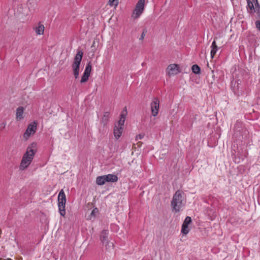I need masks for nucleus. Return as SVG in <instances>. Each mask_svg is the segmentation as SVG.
Instances as JSON below:
<instances>
[{
	"instance_id": "1",
	"label": "nucleus",
	"mask_w": 260,
	"mask_h": 260,
	"mask_svg": "<svg viewBox=\"0 0 260 260\" xmlns=\"http://www.w3.org/2000/svg\"><path fill=\"white\" fill-rule=\"evenodd\" d=\"M37 150V145L35 142L29 145L23 156L20 165V169L24 170L30 164Z\"/></svg>"
},
{
	"instance_id": "2",
	"label": "nucleus",
	"mask_w": 260,
	"mask_h": 260,
	"mask_svg": "<svg viewBox=\"0 0 260 260\" xmlns=\"http://www.w3.org/2000/svg\"><path fill=\"white\" fill-rule=\"evenodd\" d=\"M83 52L81 50L77 52L76 56L74 59L73 63L72 65V68L73 71V75L75 79H77L79 77V69L83 57Z\"/></svg>"
},
{
	"instance_id": "3",
	"label": "nucleus",
	"mask_w": 260,
	"mask_h": 260,
	"mask_svg": "<svg viewBox=\"0 0 260 260\" xmlns=\"http://www.w3.org/2000/svg\"><path fill=\"white\" fill-rule=\"evenodd\" d=\"M183 196L180 190H177L173 196L172 201H171V206L173 210L176 212L180 211L182 205Z\"/></svg>"
},
{
	"instance_id": "4",
	"label": "nucleus",
	"mask_w": 260,
	"mask_h": 260,
	"mask_svg": "<svg viewBox=\"0 0 260 260\" xmlns=\"http://www.w3.org/2000/svg\"><path fill=\"white\" fill-rule=\"evenodd\" d=\"M58 208L61 216H64L66 214L65 205L66 203V194L63 189H61L58 197Z\"/></svg>"
},
{
	"instance_id": "5",
	"label": "nucleus",
	"mask_w": 260,
	"mask_h": 260,
	"mask_svg": "<svg viewBox=\"0 0 260 260\" xmlns=\"http://www.w3.org/2000/svg\"><path fill=\"white\" fill-rule=\"evenodd\" d=\"M145 1V0L138 1L132 14V17L134 19L138 18L143 13L144 10Z\"/></svg>"
},
{
	"instance_id": "6",
	"label": "nucleus",
	"mask_w": 260,
	"mask_h": 260,
	"mask_svg": "<svg viewBox=\"0 0 260 260\" xmlns=\"http://www.w3.org/2000/svg\"><path fill=\"white\" fill-rule=\"evenodd\" d=\"M108 232L107 230H103L101 234L100 240L105 246L106 249L113 248L114 244L112 242H110L108 240Z\"/></svg>"
},
{
	"instance_id": "7",
	"label": "nucleus",
	"mask_w": 260,
	"mask_h": 260,
	"mask_svg": "<svg viewBox=\"0 0 260 260\" xmlns=\"http://www.w3.org/2000/svg\"><path fill=\"white\" fill-rule=\"evenodd\" d=\"M37 123L36 121L30 123L28 124L27 128L23 134V138L27 140L30 136L35 134L37 130Z\"/></svg>"
},
{
	"instance_id": "8",
	"label": "nucleus",
	"mask_w": 260,
	"mask_h": 260,
	"mask_svg": "<svg viewBox=\"0 0 260 260\" xmlns=\"http://www.w3.org/2000/svg\"><path fill=\"white\" fill-rule=\"evenodd\" d=\"M91 69H92L91 63L90 61H89L87 63V64L85 69L83 75H82V76L81 77V79L80 80L81 83H85L88 81L89 77L90 76Z\"/></svg>"
},
{
	"instance_id": "9",
	"label": "nucleus",
	"mask_w": 260,
	"mask_h": 260,
	"mask_svg": "<svg viewBox=\"0 0 260 260\" xmlns=\"http://www.w3.org/2000/svg\"><path fill=\"white\" fill-rule=\"evenodd\" d=\"M159 107V100L157 98H154L151 103V111L152 115L156 116L158 113Z\"/></svg>"
},
{
	"instance_id": "10",
	"label": "nucleus",
	"mask_w": 260,
	"mask_h": 260,
	"mask_svg": "<svg viewBox=\"0 0 260 260\" xmlns=\"http://www.w3.org/2000/svg\"><path fill=\"white\" fill-rule=\"evenodd\" d=\"M180 72L179 66L175 63L169 65L167 68V73L169 76L177 75Z\"/></svg>"
},
{
	"instance_id": "11",
	"label": "nucleus",
	"mask_w": 260,
	"mask_h": 260,
	"mask_svg": "<svg viewBox=\"0 0 260 260\" xmlns=\"http://www.w3.org/2000/svg\"><path fill=\"white\" fill-rule=\"evenodd\" d=\"M191 222V218L189 216H187L182 225L181 232L185 235L188 233L189 231L188 224Z\"/></svg>"
},
{
	"instance_id": "12",
	"label": "nucleus",
	"mask_w": 260,
	"mask_h": 260,
	"mask_svg": "<svg viewBox=\"0 0 260 260\" xmlns=\"http://www.w3.org/2000/svg\"><path fill=\"white\" fill-rule=\"evenodd\" d=\"M24 109L23 107H19L16 111V118L17 121L21 120L23 119V113Z\"/></svg>"
},
{
	"instance_id": "13",
	"label": "nucleus",
	"mask_w": 260,
	"mask_h": 260,
	"mask_svg": "<svg viewBox=\"0 0 260 260\" xmlns=\"http://www.w3.org/2000/svg\"><path fill=\"white\" fill-rule=\"evenodd\" d=\"M123 132V127H119V126L115 125L114 128V135L116 139H119Z\"/></svg>"
},
{
	"instance_id": "14",
	"label": "nucleus",
	"mask_w": 260,
	"mask_h": 260,
	"mask_svg": "<svg viewBox=\"0 0 260 260\" xmlns=\"http://www.w3.org/2000/svg\"><path fill=\"white\" fill-rule=\"evenodd\" d=\"M104 176L106 182H115L118 180V177L115 175L108 174Z\"/></svg>"
},
{
	"instance_id": "15",
	"label": "nucleus",
	"mask_w": 260,
	"mask_h": 260,
	"mask_svg": "<svg viewBox=\"0 0 260 260\" xmlns=\"http://www.w3.org/2000/svg\"><path fill=\"white\" fill-rule=\"evenodd\" d=\"M110 117V113L108 112L104 113L103 117L101 120V123L104 126H106L109 121Z\"/></svg>"
},
{
	"instance_id": "16",
	"label": "nucleus",
	"mask_w": 260,
	"mask_h": 260,
	"mask_svg": "<svg viewBox=\"0 0 260 260\" xmlns=\"http://www.w3.org/2000/svg\"><path fill=\"white\" fill-rule=\"evenodd\" d=\"M44 26L41 24L39 23L38 26L36 27L35 31L37 35H43L44 32Z\"/></svg>"
},
{
	"instance_id": "17",
	"label": "nucleus",
	"mask_w": 260,
	"mask_h": 260,
	"mask_svg": "<svg viewBox=\"0 0 260 260\" xmlns=\"http://www.w3.org/2000/svg\"><path fill=\"white\" fill-rule=\"evenodd\" d=\"M211 48V57L212 58H213L215 53H216L218 48L215 41H213V42H212Z\"/></svg>"
},
{
	"instance_id": "18",
	"label": "nucleus",
	"mask_w": 260,
	"mask_h": 260,
	"mask_svg": "<svg viewBox=\"0 0 260 260\" xmlns=\"http://www.w3.org/2000/svg\"><path fill=\"white\" fill-rule=\"evenodd\" d=\"M96 182L99 185H104L106 182L105 176L103 175L98 177L96 179Z\"/></svg>"
},
{
	"instance_id": "19",
	"label": "nucleus",
	"mask_w": 260,
	"mask_h": 260,
	"mask_svg": "<svg viewBox=\"0 0 260 260\" xmlns=\"http://www.w3.org/2000/svg\"><path fill=\"white\" fill-rule=\"evenodd\" d=\"M247 5L251 13L255 12V9L254 7V3L252 0H247Z\"/></svg>"
},
{
	"instance_id": "20",
	"label": "nucleus",
	"mask_w": 260,
	"mask_h": 260,
	"mask_svg": "<svg viewBox=\"0 0 260 260\" xmlns=\"http://www.w3.org/2000/svg\"><path fill=\"white\" fill-rule=\"evenodd\" d=\"M191 70L192 72L196 74L200 73V68L197 64H193L191 67Z\"/></svg>"
},
{
	"instance_id": "21",
	"label": "nucleus",
	"mask_w": 260,
	"mask_h": 260,
	"mask_svg": "<svg viewBox=\"0 0 260 260\" xmlns=\"http://www.w3.org/2000/svg\"><path fill=\"white\" fill-rule=\"evenodd\" d=\"M98 212V209L96 208H95L91 211L90 215L89 217H88V219L91 220V219H92V217L94 218L96 214H97Z\"/></svg>"
},
{
	"instance_id": "22",
	"label": "nucleus",
	"mask_w": 260,
	"mask_h": 260,
	"mask_svg": "<svg viewBox=\"0 0 260 260\" xmlns=\"http://www.w3.org/2000/svg\"><path fill=\"white\" fill-rule=\"evenodd\" d=\"M252 1H253V2L254 4V5H255L254 9H255V12L257 11V13H259V11H260V6L258 3L257 0H252Z\"/></svg>"
},
{
	"instance_id": "23",
	"label": "nucleus",
	"mask_w": 260,
	"mask_h": 260,
	"mask_svg": "<svg viewBox=\"0 0 260 260\" xmlns=\"http://www.w3.org/2000/svg\"><path fill=\"white\" fill-rule=\"evenodd\" d=\"M125 121V117L120 118L118 123L115 125L119 127H123Z\"/></svg>"
},
{
	"instance_id": "24",
	"label": "nucleus",
	"mask_w": 260,
	"mask_h": 260,
	"mask_svg": "<svg viewBox=\"0 0 260 260\" xmlns=\"http://www.w3.org/2000/svg\"><path fill=\"white\" fill-rule=\"evenodd\" d=\"M146 32H147V30L146 29H144L143 32H142V34H141V37H140V38L139 39L140 40H142L144 39V37H145V36L146 35Z\"/></svg>"
},
{
	"instance_id": "25",
	"label": "nucleus",
	"mask_w": 260,
	"mask_h": 260,
	"mask_svg": "<svg viewBox=\"0 0 260 260\" xmlns=\"http://www.w3.org/2000/svg\"><path fill=\"white\" fill-rule=\"evenodd\" d=\"M6 125V122H3L2 123H1V124H0V131L3 130L5 128Z\"/></svg>"
},
{
	"instance_id": "26",
	"label": "nucleus",
	"mask_w": 260,
	"mask_h": 260,
	"mask_svg": "<svg viewBox=\"0 0 260 260\" xmlns=\"http://www.w3.org/2000/svg\"><path fill=\"white\" fill-rule=\"evenodd\" d=\"M256 27L260 31V20L255 22Z\"/></svg>"
},
{
	"instance_id": "27",
	"label": "nucleus",
	"mask_w": 260,
	"mask_h": 260,
	"mask_svg": "<svg viewBox=\"0 0 260 260\" xmlns=\"http://www.w3.org/2000/svg\"><path fill=\"white\" fill-rule=\"evenodd\" d=\"M145 135L144 134H140L137 136L136 137V140L138 139H141L144 137Z\"/></svg>"
},
{
	"instance_id": "28",
	"label": "nucleus",
	"mask_w": 260,
	"mask_h": 260,
	"mask_svg": "<svg viewBox=\"0 0 260 260\" xmlns=\"http://www.w3.org/2000/svg\"><path fill=\"white\" fill-rule=\"evenodd\" d=\"M120 116H121L120 118H122V117H125V118L126 114L121 113Z\"/></svg>"
},
{
	"instance_id": "29",
	"label": "nucleus",
	"mask_w": 260,
	"mask_h": 260,
	"mask_svg": "<svg viewBox=\"0 0 260 260\" xmlns=\"http://www.w3.org/2000/svg\"><path fill=\"white\" fill-rule=\"evenodd\" d=\"M4 260H12V259H10V258H8V259H4Z\"/></svg>"
},
{
	"instance_id": "30",
	"label": "nucleus",
	"mask_w": 260,
	"mask_h": 260,
	"mask_svg": "<svg viewBox=\"0 0 260 260\" xmlns=\"http://www.w3.org/2000/svg\"><path fill=\"white\" fill-rule=\"evenodd\" d=\"M13 1H15V2H16V1H17V0H13Z\"/></svg>"
},
{
	"instance_id": "31",
	"label": "nucleus",
	"mask_w": 260,
	"mask_h": 260,
	"mask_svg": "<svg viewBox=\"0 0 260 260\" xmlns=\"http://www.w3.org/2000/svg\"><path fill=\"white\" fill-rule=\"evenodd\" d=\"M0 260H2V259H1V258H0Z\"/></svg>"
}]
</instances>
